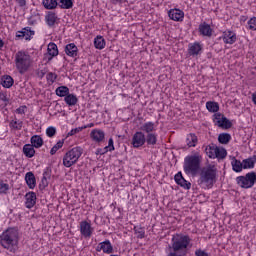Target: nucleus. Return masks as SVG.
Wrapping results in <instances>:
<instances>
[{
    "mask_svg": "<svg viewBox=\"0 0 256 256\" xmlns=\"http://www.w3.org/2000/svg\"><path fill=\"white\" fill-rule=\"evenodd\" d=\"M199 143V138L197 135L190 133L186 136V145L187 147H197V144Z\"/></svg>",
    "mask_w": 256,
    "mask_h": 256,
    "instance_id": "obj_26",
    "label": "nucleus"
},
{
    "mask_svg": "<svg viewBox=\"0 0 256 256\" xmlns=\"http://www.w3.org/2000/svg\"><path fill=\"white\" fill-rule=\"evenodd\" d=\"M213 123L221 129H231L233 125L231 121L221 113H216L213 115Z\"/></svg>",
    "mask_w": 256,
    "mask_h": 256,
    "instance_id": "obj_9",
    "label": "nucleus"
},
{
    "mask_svg": "<svg viewBox=\"0 0 256 256\" xmlns=\"http://www.w3.org/2000/svg\"><path fill=\"white\" fill-rule=\"evenodd\" d=\"M7 191H9V184L0 182V193L5 194Z\"/></svg>",
    "mask_w": 256,
    "mask_h": 256,
    "instance_id": "obj_49",
    "label": "nucleus"
},
{
    "mask_svg": "<svg viewBox=\"0 0 256 256\" xmlns=\"http://www.w3.org/2000/svg\"><path fill=\"white\" fill-rule=\"evenodd\" d=\"M191 247V237L187 234L176 233L171 238L168 256H185Z\"/></svg>",
    "mask_w": 256,
    "mask_h": 256,
    "instance_id": "obj_1",
    "label": "nucleus"
},
{
    "mask_svg": "<svg viewBox=\"0 0 256 256\" xmlns=\"http://www.w3.org/2000/svg\"><path fill=\"white\" fill-rule=\"evenodd\" d=\"M157 133L153 132L146 135L147 145H157Z\"/></svg>",
    "mask_w": 256,
    "mask_h": 256,
    "instance_id": "obj_38",
    "label": "nucleus"
},
{
    "mask_svg": "<svg viewBox=\"0 0 256 256\" xmlns=\"http://www.w3.org/2000/svg\"><path fill=\"white\" fill-rule=\"evenodd\" d=\"M0 245L10 253H15L19 249V232L15 228H8L0 235Z\"/></svg>",
    "mask_w": 256,
    "mask_h": 256,
    "instance_id": "obj_3",
    "label": "nucleus"
},
{
    "mask_svg": "<svg viewBox=\"0 0 256 256\" xmlns=\"http://www.w3.org/2000/svg\"><path fill=\"white\" fill-rule=\"evenodd\" d=\"M57 55H59V49L57 48V44L53 42L49 43L45 59H47V61L49 62L53 59V57H57Z\"/></svg>",
    "mask_w": 256,
    "mask_h": 256,
    "instance_id": "obj_16",
    "label": "nucleus"
},
{
    "mask_svg": "<svg viewBox=\"0 0 256 256\" xmlns=\"http://www.w3.org/2000/svg\"><path fill=\"white\" fill-rule=\"evenodd\" d=\"M42 5L46 9L52 10L57 9V5H59V2H57V0H43Z\"/></svg>",
    "mask_w": 256,
    "mask_h": 256,
    "instance_id": "obj_32",
    "label": "nucleus"
},
{
    "mask_svg": "<svg viewBox=\"0 0 256 256\" xmlns=\"http://www.w3.org/2000/svg\"><path fill=\"white\" fill-rule=\"evenodd\" d=\"M14 62L17 71L21 75L27 73V71H29V69H31L33 65V59L31 58V55L23 51H19L16 53Z\"/></svg>",
    "mask_w": 256,
    "mask_h": 256,
    "instance_id": "obj_5",
    "label": "nucleus"
},
{
    "mask_svg": "<svg viewBox=\"0 0 256 256\" xmlns=\"http://www.w3.org/2000/svg\"><path fill=\"white\" fill-rule=\"evenodd\" d=\"M0 83L5 89H10V87H13V83H15V81L13 80V77L4 75L1 77Z\"/></svg>",
    "mask_w": 256,
    "mask_h": 256,
    "instance_id": "obj_30",
    "label": "nucleus"
},
{
    "mask_svg": "<svg viewBox=\"0 0 256 256\" xmlns=\"http://www.w3.org/2000/svg\"><path fill=\"white\" fill-rule=\"evenodd\" d=\"M64 101L68 107H75L77 103H79V98H77V95L69 93L65 98Z\"/></svg>",
    "mask_w": 256,
    "mask_h": 256,
    "instance_id": "obj_29",
    "label": "nucleus"
},
{
    "mask_svg": "<svg viewBox=\"0 0 256 256\" xmlns=\"http://www.w3.org/2000/svg\"><path fill=\"white\" fill-rule=\"evenodd\" d=\"M201 163H203V155L201 152H193L184 158V172L186 175H195L196 173H199Z\"/></svg>",
    "mask_w": 256,
    "mask_h": 256,
    "instance_id": "obj_4",
    "label": "nucleus"
},
{
    "mask_svg": "<svg viewBox=\"0 0 256 256\" xmlns=\"http://www.w3.org/2000/svg\"><path fill=\"white\" fill-rule=\"evenodd\" d=\"M79 49L77 48V45L75 43H70L66 45L65 47V53L68 55V57H77Z\"/></svg>",
    "mask_w": 256,
    "mask_h": 256,
    "instance_id": "obj_25",
    "label": "nucleus"
},
{
    "mask_svg": "<svg viewBox=\"0 0 256 256\" xmlns=\"http://www.w3.org/2000/svg\"><path fill=\"white\" fill-rule=\"evenodd\" d=\"M105 38H103V36H97L94 39V46L96 47V49H105Z\"/></svg>",
    "mask_w": 256,
    "mask_h": 256,
    "instance_id": "obj_34",
    "label": "nucleus"
},
{
    "mask_svg": "<svg viewBox=\"0 0 256 256\" xmlns=\"http://www.w3.org/2000/svg\"><path fill=\"white\" fill-rule=\"evenodd\" d=\"M146 143L145 134L141 131L136 132L132 137V146L134 149H139V147H143Z\"/></svg>",
    "mask_w": 256,
    "mask_h": 256,
    "instance_id": "obj_10",
    "label": "nucleus"
},
{
    "mask_svg": "<svg viewBox=\"0 0 256 256\" xmlns=\"http://www.w3.org/2000/svg\"><path fill=\"white\" fill-rule=\"evenodd\" d=\"M0 101H2L4 105L9 104V95H7L6 91H3V90L0 91Z\"/></svg>",
    "mask_w": 256,
    "mask_h": 256,
    "instance_id": "obj_44",
    "label": "nucleus"
},
{
    "mask_svg": "<svg viewBox=\"0 0 256 256\" xmlns=\"http://www.w3.org/2000/svg\"><path fill=\"white\" fill-rule=\"evenodd\" d=\"M90 139L94 143H103V141H105V131L99 128L92 129L90 132Z\"/></svg>",
    "mask_w": 256,
    "mask_h": 256,
    "instance_id": "obj_11",
    "label": "nucleus"
},
{
    "mask_svg": "<svg viewBox=\"0 0 256 256\" xmlns=\"http://www.w3.org/2000/svg\"><path fill=\"white\" fill-rule=\"evenodd\" d=\"M202 49H203V46H201V44L195 42L193 44H189L188 53H189V55H192V56L199 55V53H201Z\"/></svg>",
    "mask_w": 256,
    "mask_h": 256,
    "instance_id": "obj_28",
    "label": "nucleus"
},
{
    "mask_svg": "<svg viewBox=\"0 0 256 256\" xmlns=\"http://www.w3.org/2000/svg\"><path fill=\"white\" fill-rule=\"evenodd\" d=\"M46 135L49 138L55 137V135H57V128H55L54 126H50L46 129Z\"/></svg>",
    "mask_w": 256,
    "mask_h": 256,
    "instance_id": "obj_43",
    "label": "nucleus"
},
{
    "mask_svg": "<svg viewBox=\"0 0 256 256\" xmlns=\"http://www.w3.org/2000/svg\"><path fill=\"white\" fill-rule=\"evenodd\" d=\"M236 183L242 189H251L256 183V173L248 172L244 176L236 177Z\"/></svg>",
    "mask_w": 256,
    "mask_h": 256,
    "instance_id": "obj_8",
    "label": "nucleus"
},
{
    "mask_svg": "<svg viewBox=\"0 0 256 256\" xmlns=\"http://www.w3.org/2000/svg\"><path fill=\"white\" fill-rule=\"evenodd\" d=\"M248 27H249V29H251V31H256V17H252L248 21Z\"/></svg>",
    "mask_w": 256,
    "mask_h": 256,
    "instance_id": "obj_48",
    "label": "nucleus"
},
{
    "mask_svg": "<svg viewBox=\"0 0 256 256\" xmlns=\"http://www.w3.org/2000/svg\"><path fill=\"white\" fill-rule=\"evenodd\" d=\"M195 255L196 256H209V254L207 252H205V250H201V249L196 250Z\"/></svg>",
    "mask_w": 256,
    "mask_h": 256,
    "instance_id": "obj_50",
    "label": "nucleus"
},
{
    "mask_svg": "<svg viewBox=\"0 0 256 256\" xmlns=\"http://www.w3.org/2000/svg\"><path fill=\"white\" fill-rule=\"evenodd\" d=\"M48 83H55L57 81V74L50 72L46 75Z\"/></svg>",
    "mask_w": 256,
    "mask_h": 256,
    "instance_id": "obj_45",
    "label": "nucleus"
},
{
    "mask_svg": "<svg viewBox=\"0 0 256 256\" xmlns=\"http://www.w3.org/2000/svg\"><path fill=\"white\" fill-rule=\"evenodd\" d=\"M5 45V43L3 42L2 39H0V49H2V47Z\"/></svg>",
    "mask_w": 256,
    "mask_h": 256,
    "instance_id": "obj_56",
    "label": "nucleus"
},
{
    "mask_svg": "<svg viewBox=\"0 0 256 256\" xmlns=\"http://www.w3.org/2000/svg\"><path fill=\"white\" fill-rule=\"evenodd\" d=\"M63 145H65V139L58 140L57 143L51 148L50 155H55L59 149H63Z\"/></svg>",
    "mask_w": 256,
    "mask_h": 256,
    "instance_id": "obj_36",
    "label": "nucleus"
},
{
    "mask_svg": "<svg viewBox=\"0 0 256 256\" xmlns=\"http://www.w3.org/2000/svg\"><path fill=\"white\" fill-rule=\"evenodd\" d=\"M96 251H103V253H105L106 255H111V253H113V244H111V241L109 240L100 242L96 247Z\"/></svg>",
    "mask_w": 256,
    "mask_h": 256,
    "instance_id": "obj_14",
    "label": "nucleus"
},
{
    "mask_svg": "<svg viewBox=\"0 0 256 256\" xmlns=\"http://www.w3.org/2000/svg\"><path fill=\"white\" fill-rule=\"evenodd\" d=\"M30 143L32 146H34V149H41L43 147V138L40 135H33L30 138Z\"/></svg>",
    "mask_w": 256,
    "mask_h": 256,
    "instance_id": "obj_27",
    "label": "nucleus"
},
{
    "mask_svg": "<svg viewBox=\"0 0 256 256\" xmlns=\"http://www.w3.org/2000/svg\"><path fill=\"white\" fill-rule=\"evenodd\" d=\"M253 103L256 105V92L252 95Z\"/></svg>",
    "mask_w": 256,
    "mask_h": 256,
    "instance_id": "obj_55",
    "label": "nucleus"
},
{
    "mask_svg": "<svg viewBox=\"0 0 256 256\" xmlns=\"http://www.w3.org/2000/svg\"><path fill=\"white\" fill-rule=\"evenodd\" d=\"M81 155H83V148H81V146H76L68 150L62 159L64 167H73V165L79 162Z\"/></svg>",
    "mask_w": 256,
    "mask_h": 256,
    "instance_id": "obj_6",
    "label": "nucleus"
},
{
    "mask_svg": "<svg viewBox=\"0 0 256 256\" xmlns=\"http://www.w3.org/2000/svg\"><path fill=\"white\" fill-rule=\"evenodd\" d=\"M198 29L200 35H203V37H211L213 35V29L205 22L200 24Z\"/></svg>",
    "mask_w": 256,
    "mask_h": 256,
    "instance_id": "obj_20",
    "label": "nucleus"
},
{
    "mask_svg": "<svg viewBox=\"0 0 256 256\" xmlns=\"http://www.w3.org/2000/svg\"><path fill=\"white\" fill-rule=\"evenodd\" d=\"M23 153L26 157L31 159L32 157H35V147L31 144H25L23 146Z\"/></svg>",
    "mask_w": 256,
    "mask_h": 256,
    "instance_id": "obj_31",
    "label": "nucleus"
},
{
    "mask_svg": "<svg viewBox=\"0 0 256 256\" xmlns=\"http://www.w3.org/2000/svg\"><path fill=\"white\" fill-rule=\"evenodd\" d=\"M83 131V127L73 128L71 131L67 133V137H73V135H77V133H81Z\"/></svg>",
    "mask_w": 256,
    "mask_h": 256,
    "instance_id": "obj_46",
    "label": "nucleus"
},
{
    "mask_svg": "<svg viewBox=\"0 0 256 256\" xmlns=\"http://www.w3.org/2000/svg\"><path fill=\"white\" fill-rule=\"evenodd\" d=\"M168 17L172 20V21H176L178 23L183 22V20L185 19V12H183L181 9H170L168 12Z\"/></svg>",
    "mask_w": 256,
    "mask_h": 256,
    "instance_id": "obj_12",
    "label": "nucleus"
},
{
    "mask_svg": "<svg viewBox=\"0 0 256 256\" xmlns=\"http://www.w3.org/2000/svg\"><path fill=\"white\" fill-rule=\"evenodd\" d=\"M140 129L147 134L155 133V131H157V123L152 121L145 122L144 124H142Z\"/></svg>",
    "mask_w": 256,
    "mask_h": 256,
    "instance_id": "obj_21",
    "label": "nucleus"
},
{
    "mask_svg": "<svg viewBox=\"0 0 256 256\" xmlns=\"http://www.w3.org/2000/svg\"><path fill=\"white\" fill-rule=\"evenodd\" d=\"M25 181L29 189H33L34 187H37V179L35 178V174H33V172L26 173Z\"/></svg>",
    "mask_w": 256,
    "mask_h": 256,
    "instance_id": "obj_23",
    "label": "nucleus"
},
{
    "mask_svg": "<svg viewBox=\"0 0 256 256\" xmlns=\"http://www.w3.org/2000/svg\"><path fill=\"white\" fill-rule=\"evenodd\" d=\"M113 5H117V3H123L125 0H110Z\"/></svg>",
    "mask_w": 256,
    "mask_h": 256,
    "instance_id": "obj_54",
    "label": "nucleus"
},
{
    "mask_svg": "<svg viewBox=\"0 0 256 256\" xmlns=\"http://www.w3.org/2000/svg\"><path fill=\"white\" fill-rule=\"evenodd\" d=\"M91 127H95V124L94 123H89L87 125H84V126H82V130L83 129H91Z\"/></svg>",
    "mask_w": 256,
    "mask_h": 256,
    "instance_id": "obj_53",
    "label": "nucleus"
},
{
    "mask_svg": "<svg viewBox=\"0 0 256 256\" xmlns=\"http://www.w3.org/2000/svg\"><path fill=\"white\" fill-rule=\"evenodd\" d=\"M46 22L48 25L53 26L57 22V14L50 12L46 15Z\"/></svg>",
    "mask_w": 256,
    "mask_h": 256,
    "instance_id": "obj_40",
    "label": "nucleus"
},
{
    "mask_svg": "<svg viewBox=\"0 0 256 256\" xmlns=\"http://www.w3.org/2000/svg\"><path fill=\"white\" fill-rule=\"evenodd\" d=\"M11 129H15V131H21L23 129V121L21 120H12L10 122Z\"/></svg>",
    "mask_w": 256,
    "mask_h": 256,
    "instance_id": "obj_41",
    "label": "nucleus"
},
{
    "mask_svg": "<svg viewBox=\"0 0 256 256\" xmlns=\"http://www.w3.org/2000/svg\"><path fill=\"white\" fill-rule=\"evenodd\" d=\"M25 206L27 209H33L37 203V194L35 192H28L25 195Z\"/></svg>",
    "mask_w": 256,
    "mask_h": 256,
    "instance_id": "obj_17",
    "label": "nucleus"
},
{
    "mask_svg": "<svg viewBox=\"0 0 256 256\" xmlns=\"http://www.w3.org/2000/svg\"><path fill=\"white\" fill-rule=\"evenodd\" d=\"M16 3L20 6V7H25V5H27V1L26 0H15Z\"/></svg>",
    "mask_w": 256,
    "mask_h": 256,
    "instance_id": "obj_52",
    "label": "nucleus"
},
{
    "mask_svg": "<svg viewBox=\"0 0 256 256\" xmlns=\"http://www.w3.org/2000/svg\"><path fill=\"white\" fill-rule=\"evenodd\" d=\"M218 141L219 143H221V145H227V143L231 141V134H228V133L219 134Z\"/></svg>",
    "mask_w": 256,
    "mask_h": 256,
    "instance_id": "obj_37",
    "label": "nucleus"
},
{
    "mask_svg": "<svg viewBox=\"0 0 256 256\" xmlns=\"http://www.w3.org/2000/svg\"><path fill=\"white\" fill-rule=\"evenodd\" d=\"M256 155L242 160L243 169H255Z\"/></svg>",
    "mask_w": 256,
    "mask_h": 256,
    "instance_id": "obj_24",
    "label": "nucleus"
},
{
    "mask_svg": "<svg viewBox=\"0 0 256 256\" xmlns=\"http://www.w3.org/2000/svg\"><path fill=\"white\" fill-rule=\"evenodd\" d=\"M109 151H115V144L113 138H109L108 145L104 147L103 153H109Z\"/></svg>",
    "mask_w": 256,
    "mask_h": 256,
    "instance_id": "obj_42",
    "label": "nucleus"
},
{
    "mask_svg": "<svg viewBox=\"0 0 256 256\" xmlns=\"http://www.w3.org/2000/svg\"><path fill=\"white\" fill-rule=\"evenodd\" d=\"M135 234L138 239H145V229L137 228L135 229Z\"/></svg>",
    "mask_w": 256,
    "mask_h": 256,
    "instance_id": "obj_47",
    "label": "nucleus"
},
{
    "mask_svg": "<svg viewBox=\"0 0 256 256\" xmlns=\"http://www.w3.org/2000/svg\"><path fill=\"white\" fill-rule=\"evenodd\" d=\"M26 110H27V107L20 106L18 109H16V113H18V115H24Z\"/></svg>",
    "mask_w": 256,
    "mask_h": 256,
    "instance_id": "obj_51",
    "label": "nucleus"
},
{
    "mask_svg": "<svg viewBox=\"0 0 256 256\" xmlns=\"http://www.w3.org/2000/svg\"><path fill=\"white\" fill-rule=\"evenodd\" d=\"M206 109L210 113H217V111H219V103L213 102V101H208V102H206Z\"/></svg>",
    "mask_w": 256,
    "mask_h": 256,
    "instance_id": "obj_33",
    "label": "nucleus"
},
{
    "mask_svg": "<svg viewBox=\"0 0 256 256\" xmlns=\"http://www.w3.org/2000/svg\"><path fill=\"white\" fill-rule=\"evenodd\" d=\"M204 151L209 159H225V157H227V150L215 144L205 146Z\"/></svg>",
    "mask_w": 256,
    "mask_h": 256,
    "instance_id": "obj_7",
    "label": "nucleus"
},
{
    "mask_svg": "<svg viewBox=\"0 0 256 256\" xmlns=\"http://www.w3.org/2000/svg\"><path fill=\"white\" fill-rule=\"evenodd\" d=\"M217 183V166L208 164L201 168L198 185L201 189H213V185Z\"/></svg>",
    "mask_w": 256,
    "mask_h": 256,
    "instance_id": "obj_2",
    "label": "nucleus"
},
{
    "mask_svg": "<svg viewBox=\"0 0 256 256\" xmlns=\"http://www.w3.org/2000/svg\"><path fill=\"white\" fill-rule=\"evenodd\" d=\"M60 9H73V0H59Z\"/></svg>",
    "mask_w": 256,
    "mask_h": 256,
    "instance_id": "obj_39",
    "label": "nucleus"
},
{
    "mask_svg": "<svg viewBox=\"0 0 256 256\" xmlns=\"http://www.w3.org/2000/svg\"><path fill=\"white\" fill-rule=\"evenodd\" d=\"M93 231H94V229L91 226V223H89L87 221H82L80 223V233L86 239H89V237H91V235H93Z\"/></svg>",
    "mask_w": 256,
    "mask_h": 256,
    "instance_id": "obj_13",
    "label": "nucleus"
},
{
    "mask_svg": "<svg viewBox=\"0 0 256 256\" xmlns=\"http://www.w3.org/2000/svg\"><path fill=\"white\" fill-rule=\"evenodd\" d=\"M33 35H35V32L29 28H23L22 30L16 32L17 39H25L26 41H31Z\"/></svg>",
    "mask_w": 256,
    "mask_h": 256,
    "instance_id": "obj_18",
    "label": "nucleus"
},
{
    "mask_svg": "<svg viewBox=\"0 0 256 256\" xmlns=\"http://www.w3.org/2000/svg\"><path fill=\"white\" fill-rule=\"evenodd\" d=\"M174 179L177 185H180V187H183V189H191V182H188L187 180H185L181 172H178L174 176Z\"/></svg>",
    "mask_w": 256,
    "mask_h": 256,
    "instance_id": "obj_19",
    "label": "nucleus"
},
{
    "mask_svg": "<svg viewBox=\"0 0 256 256\" xmlns=\"http://www.w3.org/2000/svg\"><path fill=\"white\" fill-rule=\"evenodd\" d=\"M221 38L226 45H233L237 41V34L231 30H226L223 32Z\"/></svg>",
    "mask_w": 256,
    "mask_h": 256,
    "instance_id": "obj_15",
    "label": "nucleus"
},
{
    "mask_svg": "<svg viewBox=\"0 0 256 256\" xmlns=\"http://www.w3.org/2000/svg\"><path fill=\"white\" fill-rule=\"evenodd\" d=\"M104 155L105 153L101 152V150H97L96 155Z\"/></svg>",
    "mask_w": 256,
    "mask_h": 256,
    "instance_id": "obj_57",
    "label": "nucleus"
},
{
    "mask_svg": "<svg viewBox=\"0 0 256 256\" xmlns=\"http://www.w3.org/2000/svg\"><path fill=\"white\" fill-rule=\"evenodd\" d=\"M232 171L235 173H241L243 171V162L237 160L235 156H230Z\"/></svg>",
    "mask_w": 256,
    "mask_h": 256,
    "instance_id": "obj_22",
    "label": "nucleus"
},
{
    "mask_svg": "<svg viewBox=\"0 0 256 256\" xmlns=\"http://www.w3.org/2000/svg\"><path fill=\"white\" fill-rule=\"evenodd\" d=\"M68 94H69V87H67V86H59L56 89V95L58 97H64V99H65Z\"/></svg>",
    "mask_w": 256,
    "mask_h": 256,
    "instance_id": "obj_35",
    "label": "nucleus"
}]
</instances>
